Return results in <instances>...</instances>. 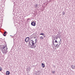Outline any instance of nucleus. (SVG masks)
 <instances>
[{
	"mask_svg": "<svg viewBox=\"0 0 75 75\" xmlns=\"http://www.w3.org/2000/svg\"><path fill=\"white\" fill-rule=\"evenodd\" d=\"M40 40H43V39H44V37L43 36H41L40 37Z\"/></svg>",
	"mask_w": 75,
	"mask_h": 75,
	"instance_id": "9",
	"label": "nucleus"
},
{
	"mask_svg": "<svg viewBox=\"0 0 75 75\" xmlns=\"http://www.w3.org/2000/svg\"><path fill=\"white\" fill-rule=\"evenodd\" d=\"M71 67L73 69H75V65H72L71 66Z\"/></svg>",
	"mask_w": 75,
	"mask_h": 75,
	"instance_id": "6",
	"label": "nucleus"
},
{
	"mask_svg": "<svg viewBox=\"0 0 75 75\" xmlns=\"http://www.w3.org/2000/svg\"><path fill=\"white\" fill-rule=\"evenodd\" d=\"M10 71H7L6 72V74L7 75H10Z\"/></svg>",
	"mask_w": 75,
	"mask_h": 75,
	"instance_id": "7",
	"label": "nucleus"
},
{
	"mask_svg": "<svg viewBox=\"0 0 75 75\" xmlns=\"http://www.w3.org/2000/svg\"><path fill=\"white\" fill-rule=\"evenodd\" d=\"M30 40V38L29 37H27L25 39V41L26 42H28L29 41V40Z\"/></svg>",
	"mask_w": 75,
	"mask_h": 75,
	"instance_id": "4",
	"label": "nucleus"
},
{
	"mask_svg": "<svg viewBox=\"0 0 75 75\" xmlns=\"http://www.w3.org/2000/svg\"><path fill=\"white\" fill-rule=\"evenodd\" d=\"M63 15H64L65 14V12H63L62 13Z\"/></svg>",
	"mask_w": 75,
	"mask_h": 75,
	"instance_id": "12",
	"label": "nucleus"
},
{
	"mask_svg": "<svg viewBox=\"0 0 75 75\" xmlns=\"http://www.w3.org/2000/svg\"><path fill=\"white\" fill-rule=\"evenodd\" d=\"M44 37L45 38V36H44Z\"/></svg>",
	"mask_w": 75,
	"mask_h": 75,
	"instance_id": "20",
	"label": "nucleus"
},
{
	"mask_svg": "<svg viewBox=\"0 0 75 75\" xmlns=\"http://www.w3.org/2000/svg\"><path fill=\"white\" fill-rule=\"evenodd\" d=\"M58 47H59L58 46V47H57V48H58Z\"/></svg>",
	"mask_w": 75,
	"mask_h": 75,
	"instance_id": "17",
	"label": "nucleus"
},
{
	"mask_svg": "<svg viewBox=\"0 0 75 75\" xmlns=\"http://www.w3.org/2000/svg\"><path fill=\"white\" fill-rule=\"evenodd\" d=\"M1 49H2V51L3 54H6L8 52L7 49H8V48L7 47V45L5 46L3 45L1 48Z\"/></svg>",
	"mask_w": 75,
	"mask_h": 75,
	"instance_id": "2",
	"label": "nucleus"
},
{
	"mask_svg": "<svg viewBox=\"0 0 75 75\" xmlns=\"http://www.w3.org/2000/svg\"><path fill=\"white\" fill-rule=\"evenodd\" d=\"M57 38H56V39H57Z\"/></svg>",
	"mask_w": 75,
	"mask_h": 75,
	"instance_id": "18",
	"label": "nucleus"
},
{
	"mask_svg": "<svg viewBox=\"0 0 75 75\" xmlns=\"http://www.w3.org/2000/svg\"><path fill=\"white\" fill-rule=\"evenodd\" d=\"M36 6V7H38V6H37V4H36V6Z\"/></svg>",
	"mask_w": 75,
	"mask_h": 75,
	"instance_id": "16",
	"label": "nucleus"
},
{
	"mask_svg": "<svg viewBox=\"0 0 75 75\" xmlns=\"http://www.w3.org/2000/svg\"><path fill=\"white\" fill-rule=\"evenodd\" d=\"M58 40H59V41H60V40H59V39H58Z\"/></svg>",
	"mask_w": 75,
	"mask_h": 75,
	"instance_id": "21",
	"label": "nucleus"
},
{
	"mask_svg": "<svg viewBox=\"0 0 75 75\" xmlns=\"http://www.w3.org/2000/svg\"><path fill=\"white\" fill-rule=\"evenodd\" d=\"M7 33V32L6 31H5L4 33V34H6Z\"/></svg>",
	"mask_w": 75,
	"mask_h": 75,
	"instance_id": "13",
	"label": "nucleus"
},
{
	"mask_svg": "<svg viewBox=\"0 0 75 75\" xmlns=\"http://www.w3.org/2000/svg\"><path fill=\"white\" fill-rule=\"evenodd\" d=\"M52 74H54V73H55V71H52Z\"/></svg>",
	"mask_w": 75,
	"mask_h": 75,
	"instance_id": "14",
	"label": "nucleus"
},
{
	"mask_svg": "<svg viewBox=\"0 0 75 75\" xmlns=\"http://www.w3.org/2000/svg\"><path fill=\"white\" fill-rule=\"evenodd\" d=\"M58 42H59V41H58Z\"/></svg>",
	"mask_w": 75,
	"mask_h": 75,
	"instance_id": "19",
	"label": "nucleus"
},
{
	"mask_svg": "<svg viewBox=\"0 0 75 75\" xmlns=\"http://www.w3.org/2000/svg\"><path fill=\"white\" fill-rule=\"evenodd\" d=\"M4 36H6V35L3 34V35Z\"/></svg>",
	"mask_w": 75,
	"mask_h": 75,
	"instance_id": "15",
	"label": "nucleus"
},
{
	"mask_svg": "<svg viewBox=\"0 0 75 75\" xmlns=\"http://www.w3.org/2000/svg\"><path fill=\"white\" fill-rule=\"evenodd\" d=\"M37 43V39L35 37L34 38L30 41V44L31 46H33L32 48H35L36 46L35 45V43Z\"/></svg>",
	"mask_w": 75,
	"mask_h": 75,
	"instance_id": "1",
	"label": "nucleus"
},
{
	"mask_svg": "<svg viewBox=\"0 0 75 75\" xmlns=\"http://www.w3.org/2000/svg\"><path fill=\"white\" fill-rule=\"evenodd\" d=\"M42 66L43 68H44L45 67V64H44L42 63Z\"/></svg>",
	"mask_w": 75,
	"mask_h": 75,
	"instance_id": "8",
	"label": "nucleus"
},
{
	"mask_svg": "<svg viewBox=\"0 0 75 75\" xmlns=\"http://www.w3.org/2000/svg\"><path fill=\"white\" fill-rule=\"evenodd\" d=\"M44 34L43 33H41L40 35H43L44 36Z\"/></svg>",
	"mask_w": 75,
	"mask_h": 75,
	"instance_id": "10",
	"label": "nucleus"
},
{
	"mask_svg": "<svg viewBox=\"0 0 75 75\" xmlns=\"http://www.w3.org/2000/svg\"><path fill=\"white\" fill-rule=\"evenodd\" d=\"M2 68H1L0 67V71H2Z\"/></svg>",
	"mask_w": 75,
	"mask_h": 75,
	"instance_id": "11",
	"label": "nucleus"
},
{
	"mask_svg": "<svg viewBox=\"0 0 75 75\" xmlns=\"http://www.w3.org/2000/svg\"><path fill=\"white\" fill-rule=\"evenodd\" d=\"M54 40H55V42L53 43V44H54V45H56V47H57V46H58V44L57 43H58V42H57V40H55V39H54Z\"/></svg>",
	"mask_w": 75,
	"mask_h": 75,
	"instance_id": "3",
	"label": "nucleus"
},
{
	"mask_svg": "<svg viewBox=\"0 0 75 75\" xmlns=\"http://www.w3.org/2000/svg\"><path fill=\"white\" fill-rule=\"evenodd\" d=\"M36 23L34 22H33L31 23V25L33 26H35Z\"/></svg>",
	"mask_w": 75,
	"mask_h": 75,
	"instance_id": "5",
	"label": "nucleus"
}]
</instances>
